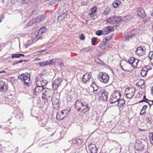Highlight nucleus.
<instances>
[{
    "label": "nucleus",
    "instance_id": "nucleus-1",
    "mask_svg": "<svg viewBox=\"0 0 153 153\" xmlns=\"http://www.w3.org/2000/svg\"><path fill=\"white\" fill-rule=\"evenodd\" d=\"M30 75L28 73H26L23 74L18 76V79L21 80L23 81L25 85L29 87L30 85L29 84V82L30 80Z\"/></svg>",
    "mask_w": 153,
    "mask_h": 153
},
{
    "label": "nucleus",
    "instance_id": "nucleus-2",
    "mask_svg": "<svg viewBox=\"0 0 153 153\" xmlns=\"http://www.w3.org/2000/svg\"><path fill=\"white\" fill-rule=\"evenodd\" d=\"M98 78L100 82L106 83L108 82L109 77L107 74L101 72L98 74Z\"/></svg>",
    "mask_w": 153,
    "mask_h": 153
},
{
    "label": "nucleus",
    "instance_id": "nucleus-3",
    "mask_svg": "<svg viewBox=\"0 0 153 153\" xmlns=\"http://www.w3.org/2000/svg\"><path fill=\"white\" fill-rule=\"evenodd\" d=\"M70 109L68 110L67 109H64L57 114L56 116V119L59 120L63 119L66 117L70 111Z\"/></svg>",
    "mask_w": 153,
    "mask_h": 153
},
{
    "label": "nucleus",
    "instance_id": "nucleus-4",
    "mask_svg": "<svg viewBox=\"0 0 153 153\" xmlns=\"http://www.w3.org/2000/svg\"><path fill=\"white\" fill-rule=\"evenodd\" d=\"M144 141H142L140 140H137L136 143L137 144L136 145L135 147L136 149L138 151H143L145 149V145L144 144Z\"/></svg>",
    "mask_w": 153,
    "mask_h": 153
},
{
    "label": "nucleus",
    "instance_id": "nucleus-5",
    "mask_svg": "<svg viewBox=\"0 0 153 153\" xmlns=\"http://www.w3.org/2000/svg\"><path fill=\"white\" fill-rule=\"evenodd\" d=\"M88 150L87 151L88 153H97V148L94 144L90 143L88 145Z\"/></svg>",
    "mask_w": 153,
    "mask_h": 153
},
{
    "label": "nucleus",
    "instance_id": "nucleus-6",
    "mask_svg": "<svg viewBox=\"0 0 153 153\" xmlns=\"http://www.w3.org/2000/svg\"><path fill=\"white\" fill-rule=\"evenodd\" d=\"M123 65V68H125L124 71L126 72H129L131 66L126 60L122 61L120 63V65Z\"/></svg>",
    "mask_w": 153,
    "mask_h": 153
},
{
    "label": "nucleus",
    "instance_id": "nucleus-7",
    "mask_svg": "<svg viewBox=\"0 0 153 153\" xmlns=\"http://www.w3.org/2000/svg\"><path fill=\"white\" fill-rule=\"evenodd\" d=\"M41 22L39 19L38 16L35 17L34 19H33L31 20L27 24V26H30L33 25H35L37 24L40 23Z\"/></svg>",
    "mask_w": 153,
    "mask_h": 153
},
{
    "label": "nucleus",
    "instance_id": "nucleus-8",
    "mask_svg": "<svg viewBox=\"0 0 153 153\" xmlns=\"http://www.w3.org/2000/svg\"><path fill=\"white\" fill-rule=\"evenodd\" d=\"M135 90V88L133 87H128L125 90V95L126 96H127L129 95H131V96H134V93Z\"/></svg>",
    "mask_w": 153,
    "mask_h": 153
},
{
    "label": "nucleus",
    "instance_id": "nucleus-9",
    "mask_svg": "<svg viewBox=\"0 0 153 153\" xmlns=\"http://www.w3.org/2000/svg\"><path fill=\"white\" fill-rule=\"evenodd\" d=\"M36 85V87L33 90L34 93L35 95H39V93H42L43 89V87L40 86L39 84Z\"/></svg>",
    "mask_w": 153,
    "mask_h": 153
},
{
    "label": "nucleus",
    "instance_id": "nucleus-10",
    "mask_svg": "<svg viewBox=\"0 0 153 153\" xmlns=\"http://www.w3.org/2000/svg\"><path fill=\"white\" fill-rule=\"evenodd\" d=\"M7 84L4 81H0V91H5L8 88Z\"/></svg>",
    "mask_w": 153,
    "mask_h": 153
},
{
    "label": "nucleus",
    "instance_id": "nucleus-11",
    "mask_svg": "<svg viewBox=\"0 0 153 153\" xmlns=\"http://www.w3.org/2000/svg\"><path fill=\"white\" fill-rule=\"evenodd\" d=\"M68 12L67 10L63 11L62 12L58 17V20H60L61 21H62L67 16Z\"/></svg>",
    "mask_w": 153,
    "mask_h": 153
},
{
    "label": "nucleus",
    "instance_id": "nucleus-12",
    "mask_svg": "<svg viewBox=\"0 0 153 153\" xmlns=\"http://www.w3.org/2000/svg\"><path fill=\"white\" fill-rule=\"evenodd\" d=\"M70 142L77 145H79L82 144L83 143V140L82 139L76 138L70 141Z\"/></svg>",
    "mask_w": 153,
    "mask_h": 153
},
{
    "label": "nucleus",
    "instance_id": "nucleus-13",
    "mask_svg": "<svg viewBox=\"0 0 153 153\" xmlns=\"http://www.w3.org/2000/svg\"><path fill=\"white\" fill-rule=\"evenodd\" d=\"M52 102L53 105H56V108L57 107L59 108L60 105L59 102L60 100H59V98H56L55 97L53 98L52 97Z\"/></svg>",
    "mask_w": 153,
    "mask_h": 153
},
{
    "label": "nucleus",
    "instance_id": "nucleus-14",
    "mask_svg": "<svg viewBox=\"0 0 153 153\" xmlns=\"http://www.w3.org/2000/svg\"><path fill=\"white\" fill-rule=\"evenodd\" d=\"M83 104V105H82V107L81 108L79 112H84V113L88 111L90 109V108L88 105V104Z\"/></svg>",
    "mask_w": 153,
    "mask_h": 153
},
{
    "label": "nucleus",
    "instance_id": "nucleus-15",
    "mask_svg": "<svg viewBox=\"0 0 153 153\" xmlns=\"http://www.w3.org/2000/svg\"><path fill=\"white\" fill-rule=\"evenodd\" d=\"M83 103L79 100H77L75 104V107L76 108L78 111H79L82 106L83 104Z\"/></svg>",
    "mask_w": 153,
    "mask_h": 153
},
{
    "label": "nucleus",
    "instance_id": "nucleus-16",
    "mask_svg": "<svg viewBox=\"0 0 153 153\" xmlns=\"http://www.w3.org/2000/svg\"><path fill=\"white\" fill-rule=\"evenodd\" d=\"M117 96H111L110 99L109 100V102L110 104H114L115 105H117L116 103L117 102L118 100V98H117Z\"/></svg>",
    "mask_w": 153,
    "mask_h": 153
},
{
    "label": "nucleus",
    "instance_id": "nucleus-17",
    "mask_svg": "<svg viewBox=\"0 0 153 153\" xmlns=\"http://www.w3.org/2000/svg\"><path fill=\"white\" fill-rule=\"evenodd\" d=\"M44 76L43 75H42V74H39L36 76V85H37L38 84H39V83L40 82V81L43 80V79H44Z\"/></svg>",
    "mask_w": 153,
    "mask_h": 153
},
{
    "label": "nucleus",
    "instance_id": "nucleus-18",
    "mask_svg": "<svg viewBox=\"0 0 153 153\" xmlns=\"http://www.w3.org/2000/svg\"><path fill=\"white\" fill-rule=\"evenodd\" d=\"M91 77V76L88 73H86L83 75L82 78V81L84 83L88 81L89 80Z\"/></svg>",
    "mask_w": 153,
    "mask_h": 153
},
{
    "label": "nucleus",
    "instance_id": "nucleus-19",
    "mask_svg": "<svg viewBox=\"0 0 153 153\" xmlns=\"http://www.w3.org/2000/svg\"><path fill=\"white\" fill-rule=\"evenodd\" d=\"M112 27L108 26L103 29V31L104 34H107L110 33L112 30Z\"/></svg>",
    "mask_w": 153,
    "mask_h": 153
},
{
    "label": "nucleus",
    "instance_id": "nucleus-20",
    "mask_svg": "<svg viewBox=\"0 0 153 153\" xmlns=\"http://www.w3.org/2000/svg\"><path fill=\"white\" fill-rule=\"evenodd\" d=\"M89 0H79L77 2L78 5L79 6L82 5H85L88 4Z\"/></svg>",
    "mask_w": 153,
    "mask_h": 153
},
{
    "label": "nucleus",
    "instance_id": "nucleus-21",
    "mask_svg": "<svg viewBox=\"0 0 153 153\" xmlns=\"http://www.w3.org/2000/svg\"><path fill=\"white\" fill-rule=\"evenodd\" d=\"M149 67L148 65L144 67L141 70L140 74L143 76H145L146 75L147 73L148 72V70H147V67Z\"/></svg>",
    "mask_w": 153,
    "mask_h": 153
},
{
    "label": "nucleus",
    "instance_id": "nucleus-22",
    "mask_svg": "<svg viewBox=\"0 0 153 153\" xmlns=\"http://www.w3.org/2000/svg\"><path fill=\"white\" fill-rule=\"evenodd\" d=\"M115 16H112L109 18L107 20V22L108 23H110L111 24H115Z\"/></svg>",
    "mask_w": 153,
    "mask_h": 153
},
{
    "label": "nucleus",
    "instance_id": "nucleus-23",
    "mask_svg": "<svg viewBox=\"0 0 153 153\" xmlns=\"http://www.w3.org/2000/svg\"><path fill=\"white\" fill-rule=\"evenodd\" d=\"M50 98V96H41V98L39 97L40 101L45 103L48 102L49 98Z\"/></svg>",
    "mask_w": 153,
    "mask_h": 153
},
{
    "label": "nucleus",
    "instance_id": "nucleus-24",
    "mask_svg": "<svg viewBox=\"0 0 153 153\" xmlns=\"http://www.w3.org/2000/svg\"><path fill=\"white\" fill-rule=\"evenodd\" d=\"M125 104V101L123 99H120L118 98V100L117 105H118L119 106H123Z\"/></svg>",
    "mask_w": 153,
    "mask_h": 153
},
{
    "label": "nucleus",
    "instance_id": "nucleus-25",
    "mask_svg": "<svg viewBox=\"0 0 153 153\" xmlns=\"http://www.w3.org/2000/svg\"><path fill=\"white\" fill-rule=\"evenodd\" d=\"M147 107L148 106L146 105H144L143 106V108L141 110L140 113V115H143L146 114V111L145 110L147 108Z\"/></svg>",
    "mask_w": 153,
    "mask_h": 153
},
{
    "label": "nucleus",
    "instance_id": "nucleus-26",
    "mask_svg": "<svg viewBox=\"0 0 153 153\" xmlns=\"http://www.w3.org/2000/svg\"><path fill=\"white\" fill-rule=\"evenodd\" d=\"M122 18L120 16H115V24H118L121 22Z\"/></svg>",
    "mask_w": 153,
    "mask_h": 153
},
{
    "label": "nucleus",
    "instance_id": "nucleus-27",
    "mask_svg": "<svg viewBox=\"0 0 153 153\" xmlns=\"http://www.w3.org/2000/svg\"><path fill=\"white\" fill-rule=\"evenodd\" d=\"M137 14L138 15L142 18L145 17L146 15L144 11L143 10L139 11L137 12Z\"/></svg>",
    "mask_w": 153,
    "mask_h": 153
},
{
    "label": "nucleus",
    "instance_id": "nucleus-28",
    "mask_svg": "<svg viewBox=\"0 0 153 153\" xmlns=\"http://www.w3.org/2000/svg\"><path fill=\"white\" fill-rule=\"evenodd\" d=\"M46 29L45 27L43 26L41 27L38 31V34L39 35H41L42 33L45 32Z\"/></svg>",
    "mask_w": 153,
    "mask_h": 153
},
{
    "label": "nucleus",
    "instance_id": "nucleus-29",
    "mask_svg": "<svg viewBox=\"0 0 153 153\" xmlns=\"http://www.w3.org/2000/svg\"><path fill=\"white\" fill-rule=\"evenodd\" d=\"M139 60L138 59H135L134 62L132 64H131V67L134 68H137V64Z\"/></svg>",
    "mask_w": 153,
    "mask_h": 153
},
{
    "label": "nucleus",
    "instance_id": "nucleus-30",
    "mask_svg": "<svg viewBox=\"0 0 153 153\" xmlns=\"http://www.w3.org/2000/svg\"><path fill=\"white\" fill-rule=\"evenodd\" d=\"M98 100L100 101L106 102L108 100V96H99Z\"/></svg>",
    "mask_w": 153,
    "mask_h": 153
},
{
    "label": "nucleus",
    "instance_id": "nucleus-31",
    "mask_svg": "<svg viewBox=\"0 0 153 153\" xmlns=\"http://www.w3.org/2000/svg\"><path fill=\"white\" fill-rule=\"evenodd\" d=\"M50 62L48 61H44L42 62H39V64L40 66H44L48 65H50Z\"/></svg>",
    "mask_w": 153,
    "mask_h": 153
},
{
    "label": "nucleus",
    "instance_id": "nucleus-32",
    "mask_svg": "<svg viewBox=\"0 0 153 153\" xmlns=\"http://www.w3.org/2000/svg\"><path fill=\"white\" fill-rule=\"evenodd\" d=\"M97 7H93L91 9V12L90 13V16H93L94 15L97 10Z\"/></svg>",
    "mask_w": 153,
    "mask_h": 153
},
{
    "label": "nucleus",
    "instance_id": "nucleus-33",
    "mask_svg": "<svg viewBox=\"0 0 153 153\" xmlns=\"http://www.w3.org/2000/svg\"><path fill=\"white\" fill-rule=\"evenodd\" d=\"M47 81L46 79H43V80L40 81V82L39 83V84H40L41 85L40 86L44 87V86L47 85Z\"/></svg>",
    "mask_w": 153,
    "mask_h": 153
},
{
    "label": "nucleus",
    "instance_id": "nucleus-34",
    "mask_svg": "<svg viewBox=\"0 0 153 153\" xmlns=\"http://www.w3.org/2000/svg\"><path fill=\"white\" fill-rule=\"evenodd\" d=\"M59 86V85H58L57 83L56 82L54 81L53 82V83L52 84V88L54 90V91H55V90L57 89L58 87Z\"/></svg>",
    "mask_w": 153,
    "mask_h": 153
},
{
    "label": "nucleus",
    "instance_id": "nucleus-35",
    "mask_svg": "<svg viewBox=\"0 0 153 153\" xmlns=\"http://www.w3.org/2000/svg\"><path fill=\"white\" fill-rule=\"evenodd\" d=\"M135 59V58L134 57H131L128 61L126 60V61L131 66V64L134 62Z\"/></svg>",
    "mask_w": 153,
    "mask_h": 153
},
{
    "label": "nucleus",
    "instance_id": "nucleus-36",
    "mask_svg": "<svg viewBox=\"0 0 153 153\" xmlns=\"http://www.w3.org/2000/svg\"><path fill=\"white\" fill-rule=\"evenodd\" d=\"M106 44L104 42H103L100 44L99 47L102 50L106 49L105 48Z\"/></svg>",
    "mask_w": 153,
    "mask_h": 153
},
{
    "label": "nucleus",
    "instance_id": "nucleus-37",
    "mask_svg": "<svg viewBox=\"0 0 153 153\" xmlns=\"http://www.w3.org/2000/svg\"><path fill=\"white\" fill-rule=\"evenodd\" d=\"M38 16L39 18V19L41 22L44 20L45 19L46 17V15L45 14H43L41 15H39Z\"/></svg>",
    "mask_w": 153,
    "mask_h": 153
},
{
    "label": "nucleus",
    "instance_id": "nucleus-38",
    "mask_svg": "<svg viewBox=\"0 0 153 153\" xmlns=\"http://www.w3.org/2000/svg\"><path fill=\"white\" fill-rule=\"evenodd\" d=\"M135 34H129L126 36L125 39L126 40L129 41L133 36H135Z\"/></svg>",
    "mask_w": 153,
    "mask_h": 153
},
{
    "label": "nucleus",
    "instance_id": "nucleus-39",
    "mask_svg": "<svg viewBox=\"0 0 153 153\" xmlns=\"http://www.w3.org/2000/svg\"><path fill=\"white\" fill-rule=\"evenodd\" d=\"M141 50H137V48L136 51V54L139 56H141L144 54V52H141Z\"/></svg>",
    "mask_w": 153,
    "mask_h": 153
},
{
    "label": "nucleus",
    "instance_id": "nucleus-40",
    "mask_svg": "<svg viewBox=\"0 0 153 153\" xmlns=\"http://www.w3.org/2000/svg\"><path fill=\"white\" fill-rule=\"evenodd\" d=\"M112 38V36H108L104 38L103 40V42L105 43H107L108 42L109 40H110Z\"/></svg>",
    "mask_w": 153,
    "mask_h": 153
},
{
    "label": "nucleus",
    "instance_id": "nucleus-41",
    "mask_svg": "<svg viewBox=\"0 0 153 153\" xmlns=\"http://www.w3.org/2000/svg\"><path fill=\"white\" fill-rule=\"evenodd\" d=\"M111 11V9L110 8H107L105 9V10L103 12V14L105 15H106L108 14L110 11Z\"/></svg>",
    "mask_w": 153,
    "mask_h": 153
},
{
    "label": "nucleus",
    "instance_id": "nucleus-42",
    "mask_svg": "<svg viewBox=\"0 0 153 153\" xmlns=\"http://www.w3.org/2000/svg\"><path fill=\"white\" fill-rule=\"evenodd\" d=\"M149 137L151 143L153 145V134L152 133H149Z\"/></svg>",
    "mask_w": 153,
    "mask_h": 153
},
{
    "label": "nucleus",
    "instance_id": "nucleus-43",
    "mask_svg": "<svg viewBox=\"0 0 153 153\" xmlns=\"http://www.w3.org/2000/svg\"><path fill=\"white\" fill-rule=\"evenodd\" d=\"M62 81V79L61 78H59L56 79L54 81L57 83V84L60 86V83Z\"/></svg>",
    "mask_w": 153,
    "mask_h": 153
},
{
    "label": "nucleus",
    "instance_id": "nucleus-44",
    "mask_svg": "<svg viewBox=\"0 0 153 153\" xmlns=\"http://www.w3.org/2000/svg\"><path fill=\"white\" fill-rule=\"evenodd\" d=\"M96 34L98 36H100L102 34H104L103 30H99L97 31Z\"/></svg>",
    "mask_w": 153,
    "mask_h": 153
},
{
    "label": "nucleus",
    "instance_id": "nucleus-45",
    "mask_svg": "<svg viewBox=\"0 0 153 153\" xmlns=\"http://www.w3.org/2000/svg\"><path fill=\"white\" fill-rule=\"evenodd\" d=\"M146 48L144 47H139L137 48V50H141V52H144V54H145V52Z\"/></svg>",
    "mask_w": 153,
    "mask_h": 153
},
{
    "label": "nucleus",
    "instance_id": "nucleus-46",
    "mask_svg": "<svg viewBox=\"0 0 153 153\" xmlns=\"http://www.w3.org/2000/svg\"><path fill=\"white\" fill-rule=\"evenodd\" d=\"M99 94H100L101 96H107L108 94L107 92L105 91H102L101 92H100Z\"/></svg>",
    "mask_w": 153,
    "mask_h": 153
},
{
    "label": "nucleus",
    "instance_id": "nucleus-47",
    "mask_svg": "<svg viewBox=\"0 0 153 153\" xmlns=\"http://www.w3.org/2000/svg\"><path fill=\"white\" fill-rule=\"evenodd\" d=\"M11 57L12 59L15 58H19L20 57L19 53L13 54L11 55Z\"/></svg>",
    "mask_w": 153,
    "mask_h": 153
},
{
    "label": "nucleus",
    "instance_id": "nucleus-48",
    "mask_svg": "<svg viewBox=\"0 0 153 153\" xmlns=\"http://www.w3.org/2000/svg\"><path fill=\"white\" fill-rule=\"evenodd\" d=\"M47 91L46 89H45L44 87H43V90L42 91V95H44L45 96H46L47 94Z\"/></svg>",
    "mask_w": 153,
    "mask_h": 153
},
{
    "label": "nucleus",
    "instance_id": "nucleus-49",
    "mask_svg": "<svg viewBox=\"0 0 153 153\" xmlns=\"http://www.w3.org/2000/svg\"><path fill=\"white\" fill-rule=\"evenodd\" d=\"M97 39V38L95 37H93L92 39L91 42H92V45H96Z\"/></svg>",
    "mask_w": 153,
    "mask_h": 153
},
{
    "label": "nucleus",
    "instance_id": "nucleus-50",
    "mask_svg": "<svg viewBox=\"0 0 153 153\" xmlns=\"http://www.w3.org/2000/svg\"><path fill=\"white\" fill-rule=\"evenodd\" d=\"M119 6L118 4L116 1L113 3V6L114 8L117 7Z\"/></svg>",
    "mask_w": 153,
    "mask_h": 153
},
{
    "label": "nucleus",
    "instance_id": "nucleus-51",
    "mask_svg": "<svg viewBox=\"0 0 153 153\" xmlns=\"http://www.w3.org/2000/svg\"><path fill=\"white\" fill-rule=\"evenodd\" d=\"M43 121H44L42 119V120H40L39 122V124L41 125V126H42V127L45 126V123H44L42 124V123L43 122Z\"/></svg>",
    "mask_w": 153,
    "mask_h": 153
},
{
    "label": "nucleus",
    "instance_id": "nucleus-52",
    "mask_svg": "<svg viewBox=\"0 0 153 153\" xmlns=\"http://www.w3.org/2000/svg\"><path fill=\"white\" fill-rule=\"evenodd\" d=\"M79 38L80 39L83 40L85 39V36L84 34H82L79 36Z\"/></svg>",
    "mask_w": 153,
    "mask_h": 153
},
{
    "label": "nucleus",
    "instance_id": "nucleus-53",
    "mask_svg": "<svg viewBox=\"0 0 153 153\" xmlns=\"http://www.w3.org/2000/svg\"><path fill=\"white\" fill-rule=\"evenodd\" d=\"M20 2L24 4L27 3L28 2V0H19Z\"/></svg>",
    "mask_w": 153,
    "mask_h": 153
},
{
    "label": "nucleus",
    "instance_id": "nucleus-54",
    "mask_svg": "<svg viewBox=\"0 0 153 153\" xmlns=\"http://www.w3.org/2000/svg\"><path fill=\"white\" fill-rule=\"evenodd\" d=\"M112 47V45L111 44L108 43L107 44H106L105 45V48H111Z\"/></svg>",
    "mask_w": 153,
    "mask_h": 153
},
{
    "label": "nucleus",
    "instance_id": "nucleus-55",
    "mask_svg": "<svg viewBox=\"0 0 153 153\" xmlns=\"http://www.w3.org/2000/svg\"><path fill=\"white\" fill-rule=\"evenodd\" d=\"M80 51L81 52H82L83 51H86V52H88V50H87V48H84L82 49H81L80 50Z\"/></svg>",
    "mask_w": 153,
    "mask_h": 153
},
{
    "label": "nucleus",
    "instance_id": "nucleus-56",
    "mask_svg": "<svg viewBox=\"0 0 153 153\" xmlns=\"http://www.w3.org/2000/svg\"><path fill=\"white\" fill-rule=\"evenodd\" d=\"M16 116H15V117L17 119H18L20 118L21 116L22 115V114L19 113V114H16Z\"/></svg>",
    "mask_w": 153,
    "mask_h": 153
},
{
    "label": "nucleus",
    "instance_id": "nucleus-57",
    "mask_svg": "<svg viewBox=\"0 0 153 153\" xmlns=\"http://www.w3.org/2000/svg\"><path fill=\"white\" fill-rule=\"evenodd\" d=\"M114 94L116 95H118L119 96H121V94L120 92L119 91H115Z\"/></svg>",
    "mask_w": 153,
    "mask_h": 153
},
{
    "label": "nucleus",
    "instance_id": "nucleus-58",
    "mask_svg": "<svg viewBox=\"0 0 153 153\" xmlns=\"http://www.w3.org/2000/svg\"><path fill=\"white\" fill-rule=\"evenodd\" d=\"M46 49H43V50H40L39 51V53H41V52H45V51H46Z\"/></svg>",
    "mask_w": 153,
    "mask_h": 153
},
{
    "label": "nucleus",
    "instance_id": "nucleus-59",
    "mask_svg": "<svg viewBox=\"0 0 153 153\" xmlns=\"http://www.w3.org/2000/svg\"><path fill=\"white\" fill-rule=\"evenodd\" d=\"M93 88H94V91H93V92L95 94H97V93H96V91H97L98 90V89H96V90H94V87H93Z\"/></svg>",
    "mask_w": 153,
    "mask_h": 153
},
{
    "label": "nucleus",
    "instance_id": "nucleus-60",
    "mask_svg": "<svg viewBox=\"0 0 153 153\" xmlns=\"http://www.w3.org/2000/svg\"><path fill=\"white\" fill-rule=\"evenodd\" d=\"M53 61H54V60L53 59H52L50 60V61H48L49 62H50V65L51 63L52 64V63H53Z\"/></svg>",
    "mask_w": 153,
    "mask_h": 153
},
{
    "label": "nucleus",
    "instance_id": "nucleus-61",
    "mask_svg": "<svg viewBox=\"0 0 153 153\" xmlns=\"http://www.w3.org/2000/svg\"><path fill=\"white\" fill-rule=\"evenodd\" d=\"M18 61H15V62H13V65H14L15 64H18Z\"/></svg>",
    "mask_w": 153,
    "mask_h": 153
},
{
    "label": "nucleus",
    "instance_id": "nucleus-62",
    "mask_svg": "<svg viewBox=\"0 0 153 153\" xmlns=\"http://www.w3.org/2000/svg\"><path fill=\"white\" fill-rule=\"evenodd\" d=\"M72 153H79V151L78 150H76Z\"/></svg>",
    "mask_w": 153,
    "mask_h": 153
},
{
    "label": "nucleus",
    "instance_id": "nucleus-63",
    "mask_svg": "<svg viewBox=\"0 0 153 153\" xmlns=\"http://www.w3.org/2000/svg\"><path fill=\"white\" fill-rule=\"evenodd\" d=\"M19 57H22V56H25V55L23 54H21V53H19Z\"/></svg>",
    "mask_w": 153,
    "mask_h": 153
},
{
    "label": "nucleus",
    "instance_id": "nucleus-64",
    "mask_svg": "<svg viewBox=\"0 0 153 153\" xmlns=\"http://www.w3.org/2000/svg\"><path fill=\"white\" fill-rule=\"evenodd\" d=\"M147 123H149L151 122L150 120L149 119V118H148L147 119Z\"/></svg>",
    "mask_w": 153,
    "mask_h": 153
}]
</instances>
